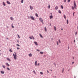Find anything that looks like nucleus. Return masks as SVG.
<instances>
[{
	"instance_id": "nucleus-1",
	"label": "nucleus",
	"mask_w": 78,
	"mask_h": 78,
	"mask_svg": "<svg viewBox=\"0 0 78 78\" xmlns=\"http://www.w3.org/2000/svg\"><path fill=\"white\" fill-rule=\"evenodd\" d=\"M15 54H13V55L14 57V59H15V60H16L17 59V53L16 52H14Z\"/></svg>"
},
{
	"instance_id": "nucleus-2",
	"label": "nucleus",
	"mask_w": 78,
	"mask_h": 78,
	"mask_svg": "<svg viewBox=\"0 0 78 78\" xmlns=\"http://www.w3.org/2000/svg\"><path fill=\"white\" fill-rule=\"evenodd\" d=\"M74 7L76 9V3H75V2H74Z\"/></svg>"
},
{
	"instance_id": "nucleus-3",
	"label": "nucleus",
	"mask_w": 78,
	"mask_h": 78,
	"mask_svg": "<svg viewBox=\"0 0 78 78\" xmlns=\"http://www.w3.org/2000/svg\"><path fill=\"white\" fill-rule=\"evenodd\" d=\"M30 18L32 20H35L34 18V17H33V16H31Z\"/></svg>"
},
{
	"instance_id": "nucleus-4",
	"label": "nucleus",
	"mask_w": 78,
	"mask_h": 78,
	"mask_svg": "<svg viewBox=\"0 0 78 78\" xmlns=\"http://www.w3.org/2000/svg\"><path fill=\"white\" fill-rule=\"evenodd\" d=\"M39 20L41 22H43V20H42V19L41 18H39Z\"/></svg>"
},
{
	"instance_id": "nucleus-5",
	"label": "nucleus",
	"mask_w": 78,
	"mask_h": 78,
	"mask_svg": "<svg viewBox=\"0 0 78 78\" xmlns=\"http://www.w3.org/2000/svg\"><path fill=\"white\" fill-rule=\"evenodd\" d=\"M1 73L2 74H4V73H5V72L4 71H1Z\"/></svg>"
},
{
	"instance_id": "nucleus-6",
	"label": "nucleus",
	"mask_w": 78,
	"mask_h": 78,
	"mask_svg": "<svg viewBox=\"0 0 78 78\" xmlns=\"http://www.w3.org/2000/svg\"><path fill=\"white\" fill-rule=\"evenodd\" d=\"M7 4H8L9 5H10V4H11V3H10V2H9L8 1H7Z\"/></svg>"
},
{
	"instance_id": "nucleus-7",
	"label": "nucleus",
	"mask_w": 78,
	"mask_h": 78,
	"mask_svg": "<svg viewBox=\"0 0 78 78\" xmlns=\"http://www.w3.org/2000/svg\"><path fill=\"white\" fill-rule=\"evenodd\" d=\"M5 64L7 66H8V67H9V65L8 64V63H5Z\"/></svg>"
},
{
	"instance_id": "nucleus-8",
	"label": "nucleus",
	"mask_w": 78,
	"mask_h": 78,
	"mask_svg": "<svg viewBox=\"0 0 78 78\" xmlns=\"http://www.w3.org/2000/svg\"><path fill=\"white\" fill-rule=\"evenodd\" d=\"M30 9H31V10H32V9H33V8L31 5H30Z\"/></svg>"
},
{
	"instance_id": "nucleus-9",
	"label": "nucleus",
	"mask_w": 78,
	"mask_h": 78,
	"mask_svg": "<svg viewBox=\"0 0 78 78\" xmlns=\"http://www.w3.org/2000/svg\"><path fill=\"white\" fill-rule=\"evenodd\" d=\"M34 43L36 45H38V44H37V42H34Z\"/></svg>"
},
{
	"instance_id": "nucleus-10",
	"label": "nucleus",
	"mask_w": 78,
	"mask_h": 78,
	"mask_svg": "<svg viewBox=\"0 0 78 78\" xmlns=\"http://www.w3.org/2000/svg\"><path fill=\"white\" fill-rule=\"evenodd\" d=\"M29 56L30 57H31V56H32V54L31 53H30L29 54Z\"/></svg>"
},
{
	"instance_id": "nucleus-11",
	"label": "nucleus",
	"mask_w": 78,
	"mask_h": 78,
	"mask_svg": "<svg viewBox=\"0 0 78 78\" xmlns=\"http://www.w3.org/2000/svg\"><path fill=\"white\" fill-rule=\"evenodd\" d=\"M50 19H53V16L51 15V16H50Z\"/></svg>"
},
{
	"instance_id": "nucleus-12",
	"label": "nucleus",
	"mask_w": 78,
	"mask_h": 78,
	"mask_svg": "<svg viewBox=\"0 0 78 78\" xmlns=\"http://www.w3.org/2000/svg\"><path fill=\"white\" fill-rule=\"evenodd\" d=\"M37 61H36L35 63V65L36 66H37Z\"/></svg>"
},
{
	"instance_id": "nucleus-13",
	"label": "nucleus",
	"mask_w": 78,
	"mask_h": 78,
	"mask_svg": "<svg viewBox=\"0 0 78 78\" xmlns=\"http://www.w3.org/2000/svg\"><path fill=\"white\" fill-rule=\"evenodd\" d=\"M39 35H40L41 37V38H43V37L42 36V35H41V34H40Z\"/></svg>"
},
{
	"instance_id": "nucleus-14",
	"label": "nucleus",
	"mask_w": 78,
	"mask_h": 78,
	"mask_svg": "<svg viewBox=\"0 0 78 78\" xmlns=\"http://www.w3.org/2000/svg\"><path fill=\"white\" fill-rule=\"evenodd\" d=\"M7 60H8V61H11V59H9V58H7Z\"/></svg>"
},
{
	"instance_id": "nucleus-15",
	"label": "nucleus",
	"mask_w": 78,
	"mask_h": 78,
	"mask_svg": "<svg viewBox=\"0 0 78 78\" xmlns=\"http://www.w3.org/2000/svg\"><path fill=\"white\" fill-rule=\"evenodd\" d=\"M58 9V7L56 6V7H55V9L57 10Z\"/></svg>"
},
{
	"instance_id": "nucleus-16",
	"label": "nucleus",
	"mask_w": 78,
	"mask_h": 78,
	"mask_svg": "<svg viewBox=\"0 0 78 78\" xmlns=\"http://www.w3.org/2000/svg\"><path fill=\"white\" fill-rule=\"evenodd\" d=\"M10 19L12 20H14V18L12 17H11Z\"/></svg>"
},
{
	"instance_id": "nucleus-17",
	"label": "nucleus",
	"mask_w": 78,
	"mask_h": 78,
	"mask_svg": "<svg viewBox=\"0 0 78 78\" xmlns=\"http://www.w3.org/2000/svg\"><path fill=\"white\" fill-rule=\"evenodd\" d=\"M63 16L64 17V19H65V20H66V15H64Z\"/></svg>"
},
{
	"instance_id": "nucleus-18",
	"label": "nucleus",
	"mask_w": 78,
	"mask_h": 78,
	"mask_svg": "<svg viewBox=\"0 0 78 78\" xmlns=\"http://www.w3.org/2000/svg\"><path fill=\"white\" fill-rule=\"evenodd\" d=\"M3 5H4V6H6V5L5 4V2H3Z\"/></svg>"
},
{
	"instance_id": "nucleus-19",
	"label": "nucleus",
	"mask_w": 78,
	"mask_h": 78,
	"mask_svg": "<svg viewBox=\"0 0 78 78\" xmlns=\"http://www.w3.org/2000/svg\"><path fill=\"white\" fill-rule=\"evenodd\" d=\"M58 12L60 14H61V11L60 10H58Z\"/></svg>"
},
{
	"instance_id": "nucleus-20",
	"label": "nucleus",
	"mask_w": 78,
	"mask_h": 78,
	"mask_svg": "<svg viewBox=\"0 0 78 78\" xmlns=\"http://www.w3.org/2000/svg\"><path fill=\"white\" fill-rule=\"evenodd\" d=\"M54 29H55V31H56V28L55 26L54 27Z\"/></svg>"
},
{
	"instance_id": "nucleus-21",
	"label": "nucleus",
	"mask_w": 78,
	"mask_h": 78,
	"mask_svg": "<svg viewBox=\"0 0 78 78\" xmlns=\"http://www.w3.org/2000/svg\"><path fill=\"white\" fill-rule=\"evenodd\" d=\"M2 67L4 68V69H5V65H2Z\"/></svg>"
},
{
	"instance_id": "nucleus-22",
	"label": "nucleus",
	"mask_w": 78,
	"mask_h": 78,
	"mask_svg": "<svg viewBox=\"0 0 78 78\" xmlns=\"http://www.w3.org/2000/svg\"><path fill=\"white\" fill-rule=\"evenodd\" d=\"M35 16L36 17H38V15H37V13H36Z\"/></svg>"
},
{
	"instance_id": "nucleus-23",
	"label": "nucleus",
	"mask_w": 78,
	"mask_h": 78,
	"mask_svg": "<svg viewBox=\"0 0 78 78\" xmlns=\"http://www.w3.org/2000/svg\"><path fill=\"white\" fill-rule=\"evenodd\" d=\"M9 51H10V52H12V50L11 49H9Z\"/></svg>"
},
{
	"instance_id": "nucleus-24",
	"label": "nucleus",
	"mask_w": 78,
	"mask_h": 78,
	"mask_svg": "<svg viewBox=\"0 0 78 78\" xmlns=\"http://www.w3.org/2000/svg\"><path fill=\"white\" fill-rule=\"evenodd\" d=\"M67 24H69V20H67Z\"/></svg>"
},
{
	"instance_id": "nucleus-25",
	"label": "nucleus",
	"mask_w": 78,
	"mask_h": 78,
	"mask_svg": "<svg viewBox=\"0 0 78 78\" xmlns=\"http://www.w3.org/2000/svg\"><path fill=\"white\" fill-rule=\"evenodd\" d=\"M44 30H45V31H47V28H46V27H45L44 28Z\"/></svg>"
},
{
	"instance_id": "nucleus-26",
	"label": "nucleus",
	"mask_w": 78,
	"mask_h": 78,
	"mask_svg": "<svg viewBox=\"0 0 78 78\" xmlns=\"http://www.w3.org/2000/svg\"><path fill=\"white\" fill-rule=\"evenodd\" d=\"M58 42L60 44H61V41L60 40V39L58 40Z\"/></svg>"
},
{
	"instance_id": "nucleus-27",
	"label": "nucleus",
	"mask_w": 78,
	"mask_h": 78,
	"mask_svg": "<svg viewBox=\"0 0 78 78\" xmlns=\"http://www.w3.org/2000/svg\"><path fill=\"white\" fill-rule=\"evenodd\" d=\"M7 70H10V69H9V68H7Z\"/></svg>"
},
{
	"instance_id": "nucleus-28",
	"label": "nucleus",
	"mask_w": 78,
	"mask_h": 78,
	"mask_svg": "<svg viewBox=\"0 0 78 78\" xmlns=\"http://www.w3.org/2000/svg\"><path fill=\"white\" fill-rule=\"evenodd\" d=\"M13 24L12 23V27L13 28H14V27L13 26V25H12Z\"/></svg>"
},
{
	"instance_id": "nucleus-29",
	"label": "nucleus",
	"mask_w": 78,
	"mask_h": 78,
	"mask_svg": "<svg viewBox=\"0 0 78 78\" xmlns=\"http://www.w3.org/2000/svg\"><path fill=\"white\" fill-rule=\"evenodd\" d=\"M48 8L49 9H50V5H48Z\"/></svg>"
},
{
	"instance_id": "nucleus-30",
	"label": "nucleus",
	"mask_w": 78,
	"mask_h": 78,
	"mask_svg": "<svg viewBox=\"0 0 78 78\" xmlns=\"http://www.w3.org/2000/svg\"><path fill=\"white\" fill-rule=\"evenodd\" d=\"M61 8H62V9H64V7H63V6H62V5H61Z\"/></svg>"
},
{
	"instance_id": "nucleus-31",
	"label": "nucleus",
	"mask_w": 78,
	"mask_h": 78,
	"mask_svg": "<svg viewBox=\"0 0 78 78\" xmlns=\"http://www.w3.org/2000/svg\"><path fill=\"white\" fill-rule=\"evenodd\" d=\"M21 2L22 3H23V0H22Z\"/></svg>"
},
{
	"instance_id": "nucleus-32",
	"label": "nucleus",
	"mask_w": 78,
	"mask_h": 78,
	"mask_svg": "<svg viewBox=\"0 0 78 78\" xmlns=\"http://www.w3.org/2000/svg\"><path fill=\"white\" fill-rule=\"evenodd\" d=\"M78 34V32H75V35H76V34Z\"/></svg>"
},
{
	"instance_id": "nucleus-33",
	"label": "nucleus",
	"mask_w": 78,
	"mask_h": 78,
	"mask_svg": "<svg viewBox=\"0 0 78 78\" xmlns=\"http://www.w3.org/2000/svg\"><path fill=\"white\" fill-rule=\"evenodd\" d=\"M40 73L41 74V75H43V73L42 72H41Z\"/></svg>"
},
{
	"instance_id": "nucleus-34",
	"label": "nucleus",
	"mask_w": 78,
	"mask_h": 78,
	"mask_svg": "<svg viewBox=\"0 0 78 78\" xmlns=\"http://www.w3.org/2000/svg\"><path fill=\"white\" fill-rule=\"evenodd\" d=\"M40 53H41V54H44V52H40Z\"/></svg>"
},
{
	"instance_id": "nucleus-35",
	"label": "nucleus",
	"mask_w": 78,
	"mask_h": 78,
	"mask_svg": "<svg viewBox=\"0 0 78 78\" xmlns=\"http://www.w3.org/2000/svg\"><path fill=\"white\" fill-rule=\"evenodd\" d=\"M16 45H17V46H18V47H20V45L18 44H17Z\"/></svg>"
},
{
	"instance_id": "nucleus-36",
	"label": "nucleus",
	"mask_w": 78,
	"mask_h": 78,
	"mask_svg": "<svg viewBox=\"0 0 78 78\" xmlns=\"http://www.w3.org/2000/svg\"><path fill=\"white\" fill-rule=\"evenodd\" d=\"M29 38L30 39H33V38L31 37H30Z\"/></svg>"
},
{
	"instance_id": "nucleus-37",
	"label": "nucleus",
	"mask_w": 78,
	"mask_h": 78,
	"mask_svg": "<svg viewBox=\"0 0 78 78\" xmlns=\"http://www.w3.org/2000/svg\"><path fill=\"white\" fill-rule=\"evenodd\" d=\"M57 45H59L58 42V41H57Z\"/></svg>"
},
{
	"instance_id": "nucleus-38",
	"label": "nucleus",
	"mask_w": 78,
	"mask_h": 78,
	"mask_svg": "<svg viewBox=\"0 0 78 78\" xmlns=\"http://www.w3.org/2000/svg\"><path fill=\"white\" fill-rule=\"evenodd\" d=\"M33 72L34 73H35V74H36V72L34 70L33 71Z\"/></svg>"
},
{
	"instance_id": "nucleus-39",
	"label": "nucleus",
	"mask_w": 78,
	"mask_h": 78,
	"mask_svg": "<svg viewBox=\"0 0 78 78\" xmlns=\"http://www.w3.org/2000/svg\"><path fill=\"white\" fill-rule=\"evenodd\" d=\"M62 73H64V68L62 69Z\"/></svg>"
},
{
	"instance_id": "nucleus-40",
	"label": "nucleus",
	"mask_w": 78,
	"mask_h": 78,
	"mask_svg": "<svg viewBox=\"0 0 78 78\" xmlns=\"http://www.w3.org/2000/svg\"><path fill=\"white\" fill-rule=\"evenodd\" d=\"M68 2H69H69H70V0H68Z\"/></svg>"
},
{
	"instance_id": "nucleus-41",
	"label": "nucleus",
	"mask_w": 78,
	"mask_h": 78,
	"mask_svg": "<svg viewBox=\"0 0 78 78\" xmlns=\"http://www.w3.org/2000/svg\"><path fill=\"white\" fill-rule=\"evenodd\" d=\"M74 13H75V12H74V13L73 14V16L74 17V14H75Z\"/></svg>"
},
{
	"instance_id": "nucleus-42",
	"label": "nucleus",
	"mask_w": 78,
	"mask_h": 78,
	"mask_svg": "<svg viewBox=\"0 0 78 78\" xmlns=\"http://www.w3.org/2000/svg\"><path fill=\"white\" fill-rule=\"evenodd\" d=\"M69 44L68 45V49H69Z\"/></svg>"
},
{
	"instance_id": "nucleus-43",
	"label": "nucleus",
	"mask_w": 78,
	"mask_h": 78,
	"mask_svg": "<svg viewBox=\"0 0 78 78\" xmlns=\"http://www.w3.org/2000/svg\"><path fill=\"white\" fill-rule=\"evenodd\" d=\"M18 37H19V38H20V37L19 36V35H18Z\"/></svg>"
},
{
	"instance_id": "nucleus-44",
	"label": "nucleus",
	"mask_w": 78,
	"mask_h": 78,
	"mask_svg": "<svg viewBox=\"0 0 78 78\" xmlns=\"http://www.w3.org/2000/svg\"><path fill=\"white\" fill-rule=\"evenodd\" d=\"M72 9H74V7H72Z\"/></svg>"
},
{
	"instance_id": "nucleus-45",
	"label": "nucleus",
	"mask_w": 78,
	"mask_h": 78,
	"mask_svg": "<svg viewBox=\"0 0 78 78\" xmlns=\"http://www.w3.org/2000/svg\"><path fill=\"white\" fill-rule=\"evenodd\" d=\"M17 49L18 50H19V49H20V48H17Z\"/></svg>"
},
{
	"instance_id": "nucleus-46",
	"label": "nucleus",
	"mask_w": 78,
	"mask_h": 78,
	"mask_svg": "<svg viewBox=\"0 0 78 78\" xmlns=\"http://www.w3.org/2000/svg\"><path fill=\"white\" fill-rule=\"evenodd\" d=\"M37 51H39V50L37 49Z\"/></svg>"
},
{
	"instance_id": "nucleus-47",
	"label": "nucleus",
	"mask_w": 78,
	"mask_h": 78,
	"mask_svg": "<svg viewBox=\"0 0 78 78\" xmlns=\"http://www.w3.org/2000/svg\"><path fill=\"white\" fill-rule=\"evenodd\" d=\"M64 2L66 3V0H64Z\"/></svg>"
},
{
	"instance_id": "nucleus-48",
	"label": "nucleus",
	"mask_w": 78,
	"mask_h": 78,
	"mask_svg": "<svg viewBox=\"0 0 78 78\" xmlns=\"http://www.w3.org/2000/svg\"><path fill=\"white\" fill-rule=\"evenodd\" d=\"M74 62H72V64H74Z\"/></svg>"
},
{
	"instance_id": "nucleus-49",
	"label": "nucleus",
	"mask_w": 78,
	"mask_h": 78,
	"mask_svg": "<svg viewBox=\"0 0 78 78\" xmlns=\"http://www.w3.org/2000/svg\"><path fill=\"white\" fill-rule=\"evenodd\" d=\"M38 66H39V65H40L39 63H38Z\"/></svg>"
},
{
	"instance_id": "nucleus-50",
	"label": "nucleus",
	"mask_w": 78,
	"mask_h": 78,
	"mask_svg": "<svg viewBox=\"0 0 78 78\" xmlns=\"http://www.w3.org/2000/svg\"><path fill=\"white\" fill-rule=\"evenodd\" d=\"M47 72H48V73H49V72L48 71V70L47 71Z\"/></svg>"
},
{
	"instance_id": "nucleus-51",
	"label": "nucleus",
	"mask_w": 78,
	"mask_h": 78,
	"mask_svg": "<svg viewBox=\"0 0 78 78\" xmlns=\"http://www.w3.org/2000/svg\"><path fill=\"white\" fill-rule=\"evenodd\" d=\"M50 26H51V23H50Z\"/></svg>"
},
{
	"instance_id": "nucleus-52",
	"label": "nucleus",
	"mask_w": 78,
	"mask_h": 78,
	"mask_svg": "<svg viewBox=\"0 0 78 78\" xmlns=\"http://www.w3.org/2000/svg\"><path fill=\"white\" fill-rule=\"evenodd\" d=\"M74 42L75 43V40H74Z\"/></svg>"
},
{
	"instance_id": "nucleus-53",
	"label": "nucleus",
	"mask_w": 78,
	"mask_h": 78,
	"mask_svg": "<svg viewBox=\"0 0 78 78\" xmlns=\"http://www.w3.org/2000/svg\"><path fill=\"white\" fill-rule=\"evenodd\" d=\"M61 30H63V29H61Z\"/></svg>"
},
{
	"instance_id": "nucleus-54",
	"label": "nucleus",
	"mask_w": 78,
	"mask_h": 78,
	"mask_svg": "<svg viewBox=\"0 0 78 78\" xmlns=\"http://www.w3.org/2000/svg\"><path fill=\"white\" fill-rule=\"evenodd\" d=\"M73 59H74V57H73Z\"/></svg>"
},
{
	"instance_id": "nucleus-55",
	"label": "nucleus",
	"mask_w": 78,
	"mask_h": 78,
	"mask_svg": "<svg viewBox=\"0 0 78 78\" xmlns=\"http://www.w3.org/2000/svg\"><path fill=\"white\" fill-rule=\"evenodd\" d=\"M33 39H34V37H33Z\"/></svg>"
},
{
	"instance_id": "nucleus-56",
	"label": "nucleus",
	"mask_w": 78,
	"mask_h": 78,
	"mask_svg": "<svg viewBox=\"0 0 78 78\" xmlns=\"http://www.w3.org/2000/svg\"><path fill=\"white\" fill-rule=\"evenodd\" d=\"M51 15H52V13H51Z\"/></svg>"
},
{
	"instance_id": "nucleus-57",
	"label": "nucleus",
	"mask_w": 78,
	"mask_h": 78,
	"mask_svg": "<svg viewBox=\"0 0 78 78\" xmlns=\"http://www.w3.org/2000/svg\"><path fill=\"white\" fill-rule=\"evenodd\" d=\"M17 42H19V41H17Z\"/></svg>"
},
{
	"instance_id": "nucleus-58",
	"label": "nucleus",
	"mask_w": 78,
	"mask_h": 78,
	"mask_svg": "<svg viewBox=\"0 0 78 78\" xmlns=\"http://www.w3.org/2000/svg\"><path fill=\"white\" fill-rule=\"evenodd\" d=\"M55 78H56V76H55Z\"/></svg>"
},
{
	"instance_id": "nucleus-59",
	"label": "nucleus",
	"mask_w": 78,
	"mask_h": 78,
	"mask_svg": "<svg viewBox=\"0 0 78 78\" xmlns=\"http://www.w3.org/2000/svg\"><path fill=\"white\" fill-rule=\"evenodd\" d=\"M51 70V71H52V70Z\"/></svg>"
},
{
	"instance_id": "nucleus-60",
	"label": "nucleus",
	"mask_w": 78,
	"mask_h": 78,
	"mask_svg": "<svg viewBox=\"0 0 78 78\" xmlns=\"http://www.w3.org/2000/svg\"><path fill=\"white\" fill-rule=\"evenodd\" d=\"M74 78H76V77L75 76L74 77Z\"/></svg>"
},
{
	"instance_id": "nucleus-61",
	"label": "nucleus",
	"mask_w": 78,
	"mask_h": 78,
	"mask_svg": "<svg viewBox=\"0 0 78 78\" xmlns=\"http://www.w3.org/2000/svg\"><path fill=\"white\" fill-rule=\"evenodd\" d=\"M32 37H33V36H32Z\"/></svg>"
},
{
	"instance_id": "nucleus-62",
	"label": "nucleus",
	"mask_w": 78,
	"mask_h": 78,
	"mask_svg": "<svg viewBox=\"0 0 78 78\" xmlns=\"http://www.w3.org/2000/svg\"><path fill=\"white\" fill-rule=\"evenodd\" d=\"M1 51V50H0V51Z\"/></svg>"
}]
</instances>
